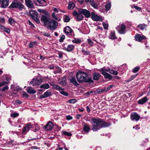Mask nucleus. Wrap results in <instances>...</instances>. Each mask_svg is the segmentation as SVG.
I'll return each instance as SVG.
<instances>
[{
  "instance_id": "obj_1",
  "label": "nucleus",
  "mask_w": 150,
  "mask_h": 150,
  "mask_svg": "<svg viewBox=\"0 0 150 150\" xmlns=\"http://www.w3.org/2000/svg\"><path fill=\"white\" fill-rule=\"evenodd\" d=\"M90 122L92 125V129L96 131L101 128L108 127L111 125L109 123L106 122L100 118L92 117Z\"/></svg>"
},
{
  "instance_id": "obj_2",
  "label": "nucleus",
  "mask_w": 150,
  "mask_h": 150,
  "mask_svg": "<svg viewBox=\"0 0 150 150\" xmlns=\"http://www.w3.org/2000/svg\"><path fill=\"white\" fill-rule=\"evenodd\" d=\"M77 81L79 83L83 82H92L93 80L91 78L88 76V74L81 71H78L76 74Z\"/></svg>"
},
{
  "instance_id": "obj_3",
  "label": "nucleus",
  "mask_w": 150,
  "mask_h": 150,
  "mask_svg": "<svg viewBox=\"0 0 150 150\" xmlns=\"http://www.w3.org/2000/svg\"><path fill=\"white\" fill-rule=\"evenodd\" d=\"M30 16L37 23H39L40 21L38 17V13L35 11L31 10L30 11Z\"/></svg>"
},
{
  "instance_id": "obj_4",
  "label": "nucleus",
  "mask_w": 150,
  "mask_h": 150,
  "mask_svg": "<svg viewBox=\"0 0 150 150\" xmlns=\"http://www.w3.org/2000/svg\"><path fill=\"white\" fill-rule=\"evenodd\" d=\"M10 6L13 8H18L19 10H22L24 7V6L22 4L16 1H15L12 2Z\"/></svg>"
},
{
  "instance_id": "obj_5",
  "label": "nucleus",
  "mask_w": 150,
  "mask_h": 150,
  "mask_svg": "<svg viewBox=\"0 0 150 150\" xmlns=\"http://www.w3.org/2000/svg\"><path fill=\"white\" fill-rule=\"evenodd\" d=\"M106 67H104L99 70V71L101 72V74L104 76V78L106 79L110 80L112 79V75L106 72Z\"/></svg>"
},
{
  "instance_id": "obj_6",
  "label": "nucleus",
  "mask_w": 150,
  "mask_h": 150,
  "mask_svg": "<svg viewBox=\"0 0 150 150\" xmlns=\"http://www.w3.org/2000/svg\"><path fill=\"white\" fill-rule=\"evenodd\" d=\"M58 24V23L56 21L52 20L49 22L47 26L48 29L53 30L57 28Z\"/></svg>"
},
{
  "instance_id": "obj_7",
  "label": "nucleus",
  "mask_w": 150,
  "mask_h": 150,
  "mask_svg": "<svg viewBox=\"0 0 150 150\" xmlns=\"http://www.w3.org/2000/svg\"><path fill=\"white\" fill-rule=\"evenodd\" d=\"M116 29L118 32L121 34H124L126 31V25L124 23H122L120 26H117Z\"/></svg>"
},
{
  "instance_id": "obj_8",
  "label": "nucleus",
  "mask_w": 150,
  "mask_h": 150,
  "mask_svg": "<svg viewBox=\"0 0 150 150\" xmlns=\"http://www.w3.org/2000/svg\"><path fill=\"white\" fill-rule=\"evenodd\" d=\"M42 81V79L39 78H35L32 80L30 83V84H32L33 86H38Z\"/></svg>"
},
{
  "instance_id": "obj_9",
  "label": "nucleus",
  "mask_w": 150,
  "mask_h": 150,
  "mask_svg": "<svg viewBox=\"0 0 150 150\" xmlns=\"http://www.w3.org/2000/svg\"><path fill=\"white\" fill-rule=\"evenodd\" d=\"M79 11L80 13L84 15L86 18L90 17L91 16V14L90 12L86 9L80 8L79 9Z\"/></svg>"
},
{
  "instance_id": "obj_10",
  "label": "nucleus",
  "mask_w": 150,
  "mask_h": 150,
  "mask_svg": "<svg viewBox=\"0 0 150 150\" xmlns=\"http://www.w3.org/2000/svg\"><path fill=\"white\" fill-rule=\"evenodd\" d=\"M41 21L44 23L45 26H47L50 21V18L47 15H42L40 18Z\"/></svg>"
},
{
  "instance_id": "obj_11",
  "label": "nucleus",
  "mask_w": 150,
  "mask_h": 150,
  "mask_svg": "<svg viewBox=\"0 0 150 150\" xmlns=\"http://www.w3.org/2000/svg\"><path fill=\"white\" fill-rule=\"evenodd\" d=\"M130 118L132 121H137L139 120L140 116L136 112H133L130 115Z\"/></svg>"
},
{
  "instance_id": "obj_12",
  "label": "nucleus",
  "mask_w": 150,
  "mask_h": 150,
  "mask_svg": "<svg viewBox=\"0 0 150 150\" xmlns=\"http://www.w3.org/2000/svg\"><path fill=\"white\" fill-rule=\"evenodd\" d=\"M92 19L94 21H102L103 19L100 16H98L93 12L91 13Z\"/></svg>"
},
{
  "instance_id": "obj_13",
  "label": "nucleus",
  "mask_w": 150,
  "mask_h": 150,
  "mask_svg": "<svg viewBox=\"0 0 150 150\" xmlns=\"http://www.w3.org/2000/svg\"><path fill=\"white\" fill-rule=\"evenodd\" d=\"M0 4L2 8H6L8 5L9 0H0Z\"/></svg>"
},
{
  "instance_id": "obj_14",
  "label": "nucleus",
  "mask_w": 150,
  "mask_h": 150,
  "mask_svg": "<svg viewBox=\"0 0 150 150\" xmlns=\"http://www.w3.org/2000/svg\"><path fill=\"white\" fill-rule=\"evenodd\" d=\"M73 14L74 16L76 17L78 21H81L83 19V16L81 14L78 13L76 11H74Z\"/></svg>"
},
{
  "instance_id": "obj_15",
  "label": "nucleus",
  "mask_w": 150,
  "mask_h": 150,
  "mask_svg": "<svg viewBox=\"0 0 150 150\" xmlns=\"http://www.w3.org/2000/svg\"><path fill=\"white\" fill-rule=\"evenodd\" d=\"M85 1L87 3L90 4L91 6L95 8H96L98 7V5L94 1V0H85Z\"/></svg>"
},
{
  "instance_id": "obj_16",
  "label": "nucleus",
  "mask_w": 150,
  "mask_h": 150,
  "mask_svg": "<svg viewBox=\"0 0 150 150\" xmlns=\"http://www.w3.org/2000/svg\"><path fill=\"white\" fill-rule=\"evenodd\" d=\"M53 127V125L52 123L50 121H49L45 126V128L47 130H50L52 129Z\"/></svg>"
},
{
  "instance_id": "obj_17",
  "label": "nucleus",
  "mask_w": 150,
  "mask_h": 150,
  "mask_svg": "<svg viewBox=\"0 0 150 150\" xmlns=\"http://www.w3.org/2000/svg\"><path fill=\"white\" fill-rule=\"evenodd\" d=\"M64 32L67 35L70 36L71 35L72 30L69 26H67L65 28Z\"/></svg>"
},
{
  "instance_id": "obj_18",
  "label": "nucleus",
  "mask_w": 150,
  "mask_h": 150,
  "mask_svg": "<svg viewBox=\"0 0 150 150\" xmlns=\"http://www.w3.org/2000/svg\"><path fill=\"white\" fill-rule=\"evenodd\" d=\"M32 127L30 123H29L28 125L23 128L22 132L23 133H25L28 132Z\"/></svg>"
},
{
  "instance_id": "obj_19",
  "label": "nucleus",
  "mask_w": 150,
  "mask_h": 150,
  "mask_svg": "<svg viewBox=\"0 0 150 150\" xmlns=\"http://www.w3.org/2000/svg\"><path fill=\"white\" fill-rule=\"evenodd\" d=\"M26 4L29 8H33L34 6V5L33 1L30 0H25Z\"/></svg>"
},
{
  "instance_id": "obj_20",
  "label": "nucleus",
  "mask_w": 150,
  "mask_h": 150,
  "mask_svg": "<svg viewBox=\"0 0 150 150\" xmlns=\"http://www.w3.org/2000/svg\"><path fill=\"white\" fill-rule=\"evenodd\" d=\"M51 94V92L49 91H47L45 92L44 94L40 96V98H47L49 96H50Z\"/></svg>"
},
{
  "instance_id": "obj_21",
  "label": "nucleus",
  "mask_w": 150,
  "mask_h": 150,
  "mask_svg": "<svg viewBox=\"0 0 150 150\" xmlns=\"http://www.w3.org/2000/svg\"><path fill=\"white\" fill-rule=\"evenodd\" d=\"M90 129V128L88 125L84 123L83 125V130L86 133H88Z\"/></svg>"
},
{
  "instance_id": "obj_22",
  "label": "nucleus",
  "mask_w": 150,
  "mask_h": 150,
  "mask_svg": "<svg viewBox=\"0 0 150 150\" xmlns=\"http://www.w3.org/2000/svg\"><path fill=\"white\" fill-rule=\"evenodd\" d=\"M106 71L114 75H117L118 73L116 71L110 69L109 67L106 68Z\"/></svg>"
},
{
  "instance_id": "obj_23",
  "label": "nucleus",
  "mask_w": 150,
  "mask_h": 150,
  "mask_svg": "<svg viewBox=\"0 0 150 150\" xmlns=\"http://www.w3.org/2000/svg\"><path fill=\"white\" fill-rule=\"evenodd\" d=\"M145 38V37L143 35H141L138 34L136 36L135 39L137 41H141L142 40Z\"/></svg>"
},
{
  "instance_id": "obj_24",
  "label": "nucleus",
  "mask_w": 150,
  "mask_h": 150,
  "mask_svg": "<svg viewBox=\"0 0 150 150\" xmlns=\"http://www.w3.org/2000/svg\"><path fill=\"white\" fill-rule=\"evenodd\" d=\"M27 92L30 94H34L36 93V91L32 88L29 87L26 89Z\"/></svg>"
},
{
  "instance_id": "obj_25",
  "label": "nucleus",
  "mask_w": 150,
  "mask_h": 150,
  "mask_svg": "<svg viewBox=\"0 0 150 150\" xmlns=\"http://www.w3.org/2000/svg\"><path fill=\"white\" fill-rule=\"evenodd\" d=\"M74 47V46L73 45H68L67 47H65L64 49L65 50L71 52L73 50Z\"/></svg>"
},
{
  "instance_id": "obj_26",
  "label": "nucleus",
  "mask_w": 150,
  "mask_h": 150,
  "mask_svg": "<svg viewBox=\"0 0 150 150\" xmlns=\"http://www.w3.org/2000/svg\"><path fill=\"white\" fill-rule=\"evenodd\" d=\"M50 84L51 86H53L54 88L57 90L59 91L62 88L59 86L56 85L53 83H50Z\"/></svg>"
},
{
  "instance_id": "obj_27",
  "label": "nucleus",
  "mask_w": 150,
  "mask_h": 150,
  "mask_svg": "<svg viewBox=\"0 0 150 150\" xmlns=\"http://www.w3.org/2000/svg\"><path fill=\"white\" fill-rule=\"evenodd\" d=\"M40 4V6H46L47 3L45 0H36Z\"/></svg>"
},
{
  "instance_id": "obj_28",
  "label": "nucleus",
  "mask_w": 150,
  "mask_h": 150,
  "mask_svg": "<svg viewBox=\"0 0 150 150\" xmlns=\"http://www.w3.org/2000/svg\"><path fill=\"white\" fill-rule=\"evenodd\" d=\"M147 100V98L145 97L142 99H140L138 101V103L140 104H143L145 103Z\"/></svg>"
},
{
  "instance_id": "obj_29",
  "label": "nucleus",
  "mask_w": 150,
  "mask_h": 150,
  "mask_svg": "<svg viewBox=\"0 0 150 150\" xmlns=\"http://www.w3.org/2000/svg\"><path fill=\"white\" fill-rule=\"evenodd\" d=\"M70 81L71 83H72L75 86L79 85V84L77 83L75 77L74 76H72L71 79H70Z\"/></svg>"
},
{
  "instance_id": "obj_30",
  "label": "nucleus",
  "mask_w": 150,
  "mask_h": 150,
  "mask_svg": "<svg viewBox=\"0 0 150 150\" xmlns=\"http://www.w3.org/2000/svg\"><path fill=\"white\" fill-rule=\"evenodd\" d=\"M0 28L8 33H9L10 32V30L9 28H6L1 24H0Z\"/></svg>"
},
{
  "instance_id": "obj_31",
  "label": "nucleus",
  "mask_w": 150,
  "mask_h": 150,
  "mask_svg": "<svg viewBox=\"0 0 150 150\" xmlns=\"http://www.w3.org/2000/svg\"><path fill=\"white\" fill-rule=\"evenodd\" d=\"M147 26V25L144 23L140 24L137 26V27L141 30L145 29L146 28Z\"/></svg>"
},
{
  "instance_id": "obj_32",
  "label": "nucleus",
  "mask_w": 150,
  "mask_h": 150,
  "mask_svg": "<svg viewBox=\"0 0 150 150\" xmlns=\"http://www.w3.org/2000/svg\"><path fill=\"white\" fill-rule=\"evenodd\" d=\"M93 79L94 80H97L100 77V75L99 73H95L93 74Z\"/></svg>"
},
{
  "instance_id": "obj_33",
  "label": "nucleus",
  "mask_w": 150,
  "mask_h": 150,
  "mask_svg": "<svg viewBox=\"0 0 150 150\" xmlns=\"http://www.w3.org/2000/svg\"><path fill=\"white\" fill-rule=\"evenodd\" d=\"M109 38L112 40H115L117 38L115 34V32H113L111 33L109 35Z\"/></svg>"
},
{
  "instance_id": "obj_34",
  "label": "nucleus",
  "mask_w": 150,
  "mask_h": 150,
  "mask_svg": "<svg viewBox=\"0 0 150 150\" xmlns=\"http://www.w3.org/2000/svg\"><path fill=\"white\" fill-rule=\"evenodd\" d=\"M40 88H44L45 89H47L50 88V86L48 83L44 84L41 85L40 86Z\"/></svg>"
},
{
  "instance_id": "obj_35",
  "label": "nucleus",
  "mask_w": 150,
  "mask_h": 150,
  "mask_svg": "<svg viewBox=\"0 0 150 150\" xmlns=\"http://www.w3.org/2000/svg\"><path fill=\"white\" fill-rule=\"evenodd\" d=\"M74 4L72 2H69L68 6V8L69 9H72L74 8Z\"/></svg>"
},
{
  "instance_id": "obj_36",
  "label": "nucleus",
  "mask_w": 150,
  "mask_h": 150,
  "mask_svg": "<svg viewBox=\"0 0 150 150\" xmlns=\"http://www.w3.org/2000/svg\"><path fill=\"white\" fill-rule=\"evenodd\" d=\"M64 21L65 22H69L70 20V18L69 16L67 15H64Z\"/></svg>"
},
{
  "instance_id": "obj_37",
  "label": "nucleus",
  "mask_w": 150,
  "mask_h": 150,
  "mask_svg": "<svg viewBox=\"0 0 150 150\" xmlns=\"http://www.w3.org/2000/svg\"><path fill=\"white\" fill-rule=\"evenodd\" d=\"M72 42L73 43L79 44L81 42V40L79 38H75L72 40Z\"/></svg>"
},
{
  "instance_id": "obj_38",
  "label": "nucleus",
  "mask_w": 150,
  "mask_h": 150,
  "mask_svg": "<svg viewBox=\"0 0 150 150\" xmlns=\"http://www.w3.org/2000/svg\"><path fill=\"white\" fill-rule=\"evenodd\" d=\"M111 7V3L110 2L108 3L105 6V7L106 11H109Z\"/></svg>"
},
{
  "instance_id": "obj_39",
  "label": "nucleus",
  "mask_w": 150,
  "mask_h": 150,
  "mask_svg": "<svg viewBox=\"0 0 150 150\" xmlns=\"http://www.w3.org/2000/svg\"><path fill=\"white\" fill-rule=\"evenodd\" d=\"M59 92L61 94L64 96H67L68 95V93L66 92H65L64 90V89L63 88Z\"/></svg>"
},
{
  "instance_id": "obj_40",
  "label": "nucleus",
  "mask_w": 150,
  "mask_h": 150,
  "mask_svg": "<svg viewBox=\"0 0 150 150\" xmlns=\"http://www.w3.org/2000/svg\"><path fill=\"white\" fill-rule=\"evenodd\" d=\"M82 52L83 54L84 55H89L90 54V52L89 51H86L83 48L82 50Z\"/></svg>"
},
{
  "instance_id": "obj_41",
  "label": "nucleus",
  "mask_w": 150,
  "mask_h": 150,
  "mask_svg": "<svg viewBox=\"0 0 150 150\" xmlns=\"http://www.w3.org/2000/svg\"><path fill=\"white\" fill-rule=\"evenodd\" d=\"M8 21L10 24L11 25H14L15 23V21L12 18H10L8 20Z\"/></svg>"
},
{
  "instance_id": "obj_42",
  "label": "nucleus",
  "mask_w": 150,
  "mask_h": 150,
  "mask_svg": "<svg viewBox=\"0 0 150 150\" xmlns=\"http://www.w3.org/2000/svg\"><path fill=\"white\" fill-rule=\"evenodd\" d=\"M77 101V100L75 99H72L68 100V102L72 104H74L76 103Z\"/></svg>"
},
{
  "instance_id": "obj_43",
  "label": "nucleus",
  "mask_w": 150,
  "mask_h": 150,
  "mask_svg": "<svg viewBox=\"0 0 150 150\" xmlns=\"http://www.w3.org/2000/svg\"><path fill=\"white\" fill-rule=\"evenodd\" d=\"M140 69V67H134L132 70V71L133 73H136L138 72Z\"/></svg>"
},
{
  "instance_id": "obj_44",
  "label": "nucleus",
  "mask_w": 150,
  "mask_h": 150,
  "mask_svg": "<svg viewBox=\"0 0 150 150\" xmlns=\"http://www.w3.org/2000/svg\"><path fill=\"white\" fill-rule=\"evenodd\" d=\"M62 133L63 134L66 136H71L72 135V134L71 133L65 131H62Z\"/></svg>"
},
{
  "instance_id": "obj_45",
  "label": "nucleus",
  "mask_w": 150,
  "mask_h": 150,
  "mask_svg": "<svg viewBox=\"0 0 150 150\" xmlns=\"http://www.w3.org/2000/svg\"><path fill=\"white\" fill-rule=\"evenodd\" d=\"M35 128L33 130V131L34 132H37L39 130L40 127L37 125V124L35 125Z\"/></svg>"
},
{
  "instance_id": "obj_46",
  "label": "nucleus",
  "mask_w": 150,
  "mask_h": 150,
  "mask_svg": "<svg viewBox=\"0 0 150 150\" xmlns=\"http://www.w3.org/2000/svg\"><path fill=\"white\" fill-rule=\"evenodd\" d=\"M52 17L54 19H56V20L58 21H59L60 20V19L59 18H58L57 17V16L56 15V14L54 13H53L52 14Z\"/></svg>"
},
{
  "instance_id": "obj_47",
  "label": "nucleus",
  "mask_w": 150,
  "mask_h": 150,
  "mask_svg": "<svg viewBox=\"0 0 150 150\" xmlns=\"http://www.w3.org/2000/svg\"><path fill=\"white\" fill-rule=\"evenodd\" d=\"M65 38V36L64 35H62L60 36V38L59 40V41L60 42H63V41Z\"/></svg>"
},
{
  "instance_id": "obj_48",
  "label": "nucleus",
  "mask_w": 150,
  "mask_h": 150,
  "mask_svg": "<svg viewBox=\"0 0 150 150\" xmlns=\"http://www.w3.org/2000/svg\"><path fill=\"white\" fill-rule=\"evenodd\" d=\"M113 86H114V85H110L107 88H105L104 89V91H105V92H107L110 90Z\"/></svg>"
},
{
  "instance_id": "obj_49",
  "label": "nucleus",
  "mask_w": 150,
  "mask_h": 150,
  "mask_svg": "<svg viewBox=\"0 0 150 150\" xmlns=\"http://www.w3.org/2000/svg\"><path fill=\"white\" fill-rule=\"evenodd\" d=\"M103 25L105 29H106L108 28V24L106 22L103 23Z\"/></svg>"
},
{
  "instance_id": "obj_50",
  "label": "nucleus",
  "mask_w": 150,
  "mask_h": 150,
  "mask_svg": "<svg viewBox=\"0 0 150 150\" xmlns=\"http://www.w3.org/2000/svg\"><path fill=\"white\" fill-rule=\"evenodd\" d=\"M19 115L18 113H14L11 114V116L13 117H16L18 116Z\"/></svg>"
},
{
  "instance_id": "obj_51",
  "label": "nucleus",
  "mask_w": 150,
  "mask_h": 150,
  "mask_svg": "<svg viewBox=\"0 0 150 150\" xmlns=\"http://www.w3.org/2000/svg\"><path fill=\"white\" fill-rule=\"evenodd\" d=\"M42 35L44 36L47 37H49L50 36V34L49 33L45 32H42Z\"/></svg>"
},
{
  "instance_id": "obj_52",
  "label": "nucleus",
  "mask_w": 150,
  "mask_h": 150,
  "mask_svg": "<svg viewBox=\"0 0 150 150\" xmlns=\"http://www.w3.org/2000/svg\"><path fill=\"white\" fill-rule=\"evenodd\" d=\"M88 43L90 45L92 46L93 45V42L90 39H88Z\"/></svg>"
},
{
  "instance_id": "obj_53",
  "label": "nucleus",
  "mask_w": 150,
  "mask_h": 150,
  "mask_svg": "<svg viewBox=\"0 0 150 150\" xmlns=\"http://www.w3.org/2000/svg\"><path fill=\"white\" fill-rule=\"evenodd\" d=\"M60 83L63 85H65L66 84V82L64 79H62L61 81H60Z\"/></svg>"
},
{
  "instance_id": "obj_54",
  "label": "nucleus",
  "mask_w": 150,
  "mask_h": 150,
  "mask_svg": "<svg viewBox=\"0 0 150 150\" xmlns=\"http://www.w3.org/2000/svg\"><path fill=\"white\" fill-rule=\"evenodd\" d=\"M8 86H5L2 88L1 91H4L6 90H8Z\"/></svg>"
},
{
  "instance_id": "obj_55",
  "label": "nucleus",
  "mask_w": 150,
  "mask_h": 150,
  "mask_svg": "<svg viewBox=\"0 0 150 150\" xmlns=\"http://www.w3.org/2000/svg\"><path fill=\"white\" fill-rule=\"evenodd\" d=\"M104 91V90H102V89H99V90H98L96 91V93L97 94H100L101 92L104 91Z\"/></svg>"
},
{
  "instance_id": "obj_56",
  "label": "nucleus",
  "mask_w": 150,
  "mask_h": 150,
  "mask_svg": "<svg viewBox=\"0 0 150 150\" xmlns=\"http://www.w3.org/2000/svg\"><path fill=\"white\" fill-rule=\"evenodd\" d=\"M35 42H32L30 43L29 45V46L30 47L32 48L33 47L35 43Z\"/></svg>"
},
{
  "instance_id": "obj_57",
  "label": "nucleus",
  "mask_w": 150,
  "mask_h": 150,
  "mask_svg": "<svg viewBox=\"0 0 150 150\" xmlns=\"http://www.w3.org/2000/svg\"><path fill=\"white\" fill-rule=\"evenodd\" d=\"M135 76H132L129 79L127 80V82H129L131 81L132 80L134 79V78Z\"/></svg>"
},
{
  "instance_id": "obj_58",
  "label": "nucleus",
  "mask_w": 150,
  "mask_h": 150,
  "mask_svg": "<svg viewBox=\"0 0 150 150\" xmlns=\"http://www.w3.org/2000/svg\"><path fill=\"white\" fill-rule=\"evenodd\" d=\"M23 96L26 98L28 97L29 96V95L27 93L23 91Z\"/></svg>"
},
{
  "instance_id": "obj_59",
  "label": "nucleus",
  "mask_w": 150,
  "mask_h": 150,
  "mask_svg": "<svg viewBox=\"0 0 150 150\" xmlns=\"http://www.w3.org/2000/svg\"><path fill=\"white\" fill-rule=\"evenodd\" d=\"M10 79L7 77H6V79L4 80V81L6 82H7V84H8L10 81Z\"/></svg>"
},
{
  "instance_id": "obj_60",
  "label": "nucleus",
  "mask_w": 150,
  "mask_h": 150,
  "mask_svg": "<svg viewBox=\"0 0 150 150\" xmlns=\"http://www.w3.org/2000/svg\"><path fill=\"white\" fill-rule=\"evenodd\" d=\"M66 118L67 120H69L72 119V117L70 116H66Z\"/></svg>"
},
{
  "instance_id": "obj_61",
  "label": "nucleus",
  "mask_w": 150,
  "mask_h": 150,
  "mask_svg": "<svg viewBox=\"0 0 150 150\" xmlns=\"http://www.w3.org/2000/svg\"><path fill=\"white\" fill-rule=\"evenodd\" d=\"M133 129H135L136 130H138L139 129V127L138 125H137L133 127Z\"/></svg>"
},
{
  "instance_id": "obj_62",
  "label": "nucleus",
  "mask_w": 150,
  "mask_h": 150,
  "mask_svg": "<svg viewBox=\"0 0 150 150\" xmlns=\"http://www.w3.org/2000/svg\"><path fill=\"white\" fill-rule=\"evenodd\" d=\"M38 11L39 12H42V13H45V12H46L45 11V10H41V9H38Z\"/></svg>"
},
{
  "instance_id": "obj_63",
  "label": "nucleus",
  "mask_w": 150,
  "mask_h": 150,
  "mask_svg": "<svg viewBox=\"0 0 150 150\" xmlns=\"http://www.w3.org/2000/svg\"><path fill=\"white\" fill-rule=\"evenodd\" d=\"M1 82V83L2 84V86H3L5 84H7V82H6L4 81V80H3Z\"/></svg>"
},
{
  "instance_id": "obj_64",
  "label": "nucleus",
  "mask_w": 150,
  "mask_h": 150,
  "mask_svg": "<svg viewBox=\"0 0 150 150\" xmlns=\"http://www.w3.org/2000/svg\"><path fill=\"white\" fill-rule=\"evenodd\" d=\"M4 18H0V22L4 23Z\"/></svg>"
}]
</instances>
